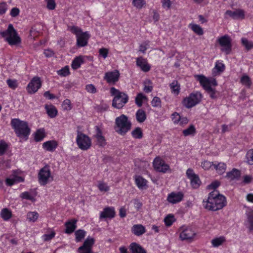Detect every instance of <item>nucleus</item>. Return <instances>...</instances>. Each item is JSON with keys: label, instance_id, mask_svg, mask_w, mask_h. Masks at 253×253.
<instances>
[{"label": "nucleus", "instance_id": "12", "mask_svg": "<svg viewBox=\"0 0 253 253\" xmlns=\"http://www.w3.org/2000/svg\"><path fill=\"white\" fill-rule=\"evenodd\" d=\"M95 243V240L91 237H87L84 240L82 246L78 249L79 253H94L92 249Z\"/></svg>", "mask_w": 253, "mask_h": 253}, {"label": "nucleus", "instance_id": "31", "mask_svg": "<svg viewBox=\"0 0 253 253\" xmlns=\"http://www.w3.org/2000/svg\"><path fill=\"white\" fill-rule=\"evenodd\" d=\"M84 57L83 56H79L75 57L72 63V68L74 70L79 69L82 64L84 62Z\"/></svg>", "mask_w": 253, "mask_h": 253}, {"label": "nucleus", "instance_id": "60", "mask_svg": "<svg viewBox=\"0 0 253 253\" xmlns=\"http://www.w3.org/2000/svg\"><path fill=\"white\" fill-rule=\"evenodd\" d=\"M47 2V8L49 10H53L56 6V3L54 0H45Z\"/></svg>", "mask_w": 253, "mask_h": 253}, {"label": "nucleus", "instance_id": "33", "mask_svg": "<svg viewBox=\"0 0 253 253\" xmlns=\"http://www.w3.org/2000/svg\"><path fill=\"white\" fill-rule=\"evenodd\" d=\"M136 120L139 123H143L146 119L145 112L142 109H139L136 113Z\"/></svg>", "mask_w": 253, "mask_h": 253}, {"label": "nucleus", "instance_id": "16", "mask_svg": "<svg viewBox=\"0 0 253 253\" xmlns=\"http://www.w3.org/2000/svg\"><path fill=\"white\" fill-rule=\"evenodd\" d=\"M120 77L119 71L115 70L113 71L108 72L105 74L104 79L108 83L115 84L118 81Z\"/></svg>", "mask_w": 253, "mask_h": 253}, {"label": "nucleus", "instance_id": "36", "mask_svg": "<svg viewBox=\"0 0 253 253\" xmlns=\"http://www.w3.org/2000/svg\"><path fill=\"white\" fill-rule=\"evenodd\" d=\"M85 234L86 232L84 230L79 229L77 230L75 233L76 241L77 242H81L83 239H84Z\"/></svg>", "mask_w": 253, "mask_h": 253}, {"label": "nucleus", "instance_id": "6", "mask_svg": "<svg viewBox=\"0 0 253 253\" xmlns=\"http://www.w3.org/2000/svg\"><path fill=\"white\" fill-rule=\"evenodd\" d=\"M0 35L5 38V41L10 45H16L21 42L20 37L12 24L8 25L6 30L0 32Z\"/></svg>", "mask_w": 253, "mask_h": 253}, {"label": "nucleus", "instance_id": "27", "mask_svg": "<svg viewBox=\"0 0 253 253\" xmlns=\"http://www.w3.org/2000/svg\"><path fill=\"white\" fill-rule=\"evenodd\" d=\"M135 182L139 189H143L147 188V181L140 175L135 177Z\"/></svg>", "mask_w": 253, "mask_h": 253}, {"label": "nucleus", "instance_id": "28", "mask_svg": "<svg viewBox=\"0 0 253 253\" xmlns=\"http://www.w3.org/2000/svg\"><path fill=\"white\" fill-rule=\"evenodd\" d=\"M24 179L19 176L14 175L12 178H7L6 179V184L8 186H12L16 183L23 182Z\"/></svg>", "mask_w": 253, "mask_h": 253}, {"label": "nucleus", "instance_id": "34", "mask_svg": "<svg viewBox=\"0 0 253 253\" xmlns=\"http://www.w3.org/2000/svg\"><path fill=\"white\" fill-rule=\"evenodd\" d=\"M45 136V132L43 129H38L35 132L34 139L36 142L42 141Z\"/></svg>", "mask_w": 253, "mask_h": 253}, {"label": "nucleus", "instance_id": "43", "mask_svg": "<svg viewBox=\"0 0 253 253\" xmlns=\"http://www.w3.org/2000/svg\"><path fill=\"white\" fill-rule=\"evenodd\" d=\"M146 98V96L143 95V93H139L135 97V103L138 107H141L142 105V100Z\"/></svg>", "mask_w": 253, "mask_h": 253}, {"label": "nucleus", "instance_id": "57", "mask_svg": "<svg viewBox=\"0 0 253 253\" xmlns=\"http://www.w3.org/2000/svg\"><path fill=\"white\" fill-rule=\"evenodd\" d=\"M98 188L100 191L107 192L109 190V186L104 182H100L98 185Z\"/></svg>", "mask_w": 253, "mask_h": 253}, {"label": "nucleus", "instance_id": "14", "mask_svg": "<svg viewBox=\"0 0 253 253\" xmlns=\"http://www.w3.org/2000/svg\"><path fill=\"white\" fill-rule=\"evenodd\" d=\"M186 175L190 180L191 186L194 188H197L199 187L201 181L198 175L196 174L193 169H188L186 171Z\"/></svg>", "mask_w": 253, "mask_h": 253}, {"label": "nucleus", "instance_id": "48", "mask_svg": "<svg viewBox=\"0 0 253 253\" xmlns=\"http://www.w3.org/2000/svg\"><path fill=\"white\" fill-rule=\"evenodd\" d=\"M246 158L247 163L249 165H253V149L249 150L246 154Z\"/></svg>", "mask_w": 253, "mask_h": 253}, {"label": "nucleus", "instance_id": "11", "mask_svg": "<svg viewBox=\"0 0 253 253\" xmlns=\"http://www.w3.org/2000/svg\"><path fill=\"white\" fill-rule=\"evenodd\" d=\"M218 42L220 45L222 46L221 50L229 54L231 51V40L228 35H224L218 39Z\"/></svg>", "mask_w": 253, "mask_h": 253}, {"label": "nucleus", "instance_id": "20", "mask_svg": "<svg viewBox=\"0 0 253 253\" xmlns=\"http://www.w3.org/2000/svg\"><path fill=\"white\" fill-rule=\"evenodd\" d=\"M115 216V211L113 207H106L100 214V219L113 218Z\"/></svg>", "mask_w": 253, "mask_h": 253}, {"label": "nucleus", "instance_id": "19", "mask_svg": "<svg viewBox=\"0 0 253 253\" xmlns=\"http://www.w3.org/2000/svg\"><path fill=\"white\" fill-rule=\"evenodd\" d=\"M225 14L229 16L233 19H243L245 18V11L241 9H237L235 11L227 10Z\"/></svg>", "mask_w": 253, "mask_h": 253}, {"label": "nucleus", "instance_id": "8", "mask_svg": "<svg viewBox=\"0 0 253 253\" xmlns=\"http://www.w3.org/2000/svg\"><path fill=\"white\" fill-rule=\"evenodd\" d=\"M38 181L41 185L44 186L53 180L49 167L47 165L42 168L38 173Z\"/></svg>", "mask_w": 253, "mask_h": 253}, {"label": "nucleus", "instance_id": "10", "mask_svg": "<svg viewBox=\"0 0 253 253\" xmlns=\"http://www.w3.org/2000/svg\"><path fill=\"white\" fill-rule=\"evenodd\" d=\"M202 97V94L199 92L192 93L183 99V105L187 108H192L201 101Z\"/></svg>", "mask_w": 253, "mask_h": 253}, {"label": "nucleus", "instance_id": "41", "mask_svg": "<svg viewBox=\"0 0 253 253\" xmlns=\"http://www.w3.org/2000/svg\"><path fill=\"white\" fill-rule=\"evenodd\" d=\"M132 136L136 139H141L143 137V133L140 127H137L135 128L131 132Z\"/></svg>", "mask_w": 253, "mask_h": 253}, {"label": "nucleus", "instance_id": "4", "mask_svg": "<svg viewBox=\"0 0 253 253\" xmlns=\"http://www.w3.org/2000/svg\"><path fill=\"white\" fill-rule=\"evenodd\" d=\"M131 123L128 117L122 114L115 119V131L119 134L125 135L131 128Z\"/></svg>", "mask_w": 253, "mask_h": 253}, {"label": "nucleus", "instance_id": "18", "mask_svg": "<svg viewBox=\"0 0 253 253\" xmlns=\"http://www.w3.org/2000/svg\"><path fill=\"white\" fill-rule=\"evenodd\" d=\"M95 134L93 136L96 140L97 144L100 147H104L106 145V140L102 135L101 129L98 126H95Z\"/></svg>", "mask_w": 253, "mask_h": 253}, {"label": "nucleus", "instance_id": "23", "mask_svg": "<svg viewBox=\"0 0 253 253\" xmlns=\"http://www.w3.org/2000/svg\"><path fill=\"white\" fill-rule=\"evenodd\" d=\"M77 220L75 219H72L66 222L65 224L66 226L65 233L67 234L72 233L77 228Z\"/></svg>", "mask_w": 253, "mask_h": 253}, {"label": "nucleus", "instance_id": "44", "mask_svg": "<svg viewBox=\"0 0 253 253\" xmlns=\"http://www.w3.org/2000/svg\"><path fill=\"white\" fill-rule=\"evenodd\" d=\"M225 241V239L223 237L216 238L213 239L211 241L212 245L214 247H217L221 245Z\"/></svg>", "mask_w": 253, "mask_h": 253}, {"label": "nucleus", "instance_id": "51", "mask_svg": "<svg viewBox=\"0 0 253 253\" xmlns=\"http://www.w3.org/2000/svg\"><path fill=\"white\" fill-rule=\"evenodd\" d=\"M55 231L52 230L50 234H44L42 236V238L44 241H50L52 239H53L55 237Z\"/></svg>", "mask_w": 253, "mask_h": 253}, {"label": "nucleus", "instance_id": "54", "mask_svg": "<svg viewBox=\"0 0 253 253\" xmlns=\"http://www.w3.org/2000/svg\"><path fill=\"white\" fill-rule=\"evenodd\" d=\"M58 75L63 77H66L68 76L70 74L69 67L68 66H66L61 70L58 71Z\"/></svg>", "mask_w": 253, "mask_h": 253}, {"label": "nucleus", "instance_id": "24", "mask_svg": "<svg viewBox=\"0 0 253 253\" xmlns=\"http://www.w3.org/2000/svg\"><path fill=\"white\" fill-rule=\"evenodd\" d=\"M129 250L131 253H147L146 250L142 246L135 242L130 244Z\"/></svg>", "mask_w": 253, "mask_h": 253}, {"label": "nucleus", "instance_id": "39", "mask_svg": "<svg viewBox=\"0 0 253 253\" xmlns=\"http://www.w3.org/2000/svg\"><path fill=\"white\" fill-rule=\"evenodd\" d=\"M196 133V129L194 125H191L187 128L184 129L182 131V133L184 136H187L188 135H193Z\"/></svg>", "mask_w": 253, "mask_h": 253}, {"label": "nucleus", "instance_id": "13", "mask_svg": "<svg viewBox=\"0 0 253 253\" xmlns=\"http://www.w3.org/2000/svg\"><path fill=\"white\" fill-rule=\"evenodd\" d=\"M42 82L40 78L34 77L28 84L27 90L30 94L35 93L41 87Z\"/></svg>", "mask_w": 253, "mask_h": 253}, {"label": "nucleus", "instance_id": "1", "mask_svg": "<svg viewBox=\"0 0 253 253\" xmlns=\"http://www.w3.org/2000/svg\"><path fill=\"white\" fill-rule=\"evenodd\" d=\"M195 77L198 81L200 85L210 94L211 98L214 99L216 98L215 89L212 87L217 85V83L215 79L213 78H207L203 75H196Z\"/></svg>", "mask_w": 253, "mask_h": 253}, {"label": "nucleus", "instance_id": "7", "mask_svg": "<svg viewBox=\"0 0 253 253\" xmlns=\"http://www.w3.org/2000/svg\"><path fill=\"white\" fill-rule=\"evenodd\" d=\"M71 32L77 37V45L78 47H84L87 45L90 35L87 32H83L82 29L75 26L70 27Z\"/></svg>", "mask_w": 253, "mask_h": 253}, {"label": "nucleus", "instance_id": "58", "mask_svg": "<svg viewBox=\"0 0 253 253\" xmlns=\"http://www.w3.org/2000/svg\"><path fill=\"white\" fill-rule=\"evenodd\" d=\"M86 91L90 93H95L96 92V88L92 84H88L85 86Z\"/></svg>", "mask_w": 253, "mask_h": 253}, {"label": "nucleus", "instance_id": "38", "mask_svg": "<svg viewBox=\"0 0 253 253\" xmlns=\"http://www.w3.org/2000/svg\"><path fill=\"white\" fill-rule=\"evenodd\" d=\"M242 45L245 46L247 50H250L253 48V42L249 41L245 38H242L241 39Z\"/></svg>", "mask_w": 253, "mask_h": 253}, {"label": "nucleus", "instance_id": "29", "mask_svg": "<svg viewBox=\"0 0 253 253\" xmlns=\"http://www.w3.org/2000/svg\"><path fill=\"white\" fill-rule=\"evenodd\" d=\"M241 175L240 171L236 169H233L231 171L227 173L226 177L231 180L238 179Z\"/></svg>", "mask_w": 253, "mask_h": 253}, {"label": "nucleus", "instance_id": "25", "mask_svg": "<svg viewBox=\"0 0 253 253\" xmlns=\"http://www.w3.org/2000/svg\"><path fill=\"white\" fill-rule=\"evenodd\" d=\"M57 146V142L54 140L47 141L42 144L43 148L49 152L54 151Z\"/></svg>", "mask_w": 253, "mask_h": 253}, {"label": "nucleus", "instance_id": "50", "mask_svg": "<svg viewBox=\"0 0 253 253\" xmlns=\"http://www.w3.org/2000/svg\"><path fill=\"white\" fill-rule=\"evenodd\" d=\"M144 0H133L132 4L137 8L141 9L145 4Z\"/></svg>", "mask_w": 253, "mask_h": 253}, {"label": "nucleus", "instance_id": "35", "mask_svg": "<svg viewBox=\"0 0 253 253\" xmlns=\"http://www.w3.org/2000/svg\"><path fill=\"white\" fill-rule=\"evenodd\" d=\"M213 166L217 172L220 174L223 173L226 169V165L224 163H219L218 164H214Z\"/></svg>", "mask_w": 253, "mask_h": 253}, {"label": "nucleus", "instance_id": "26", "mask_svg": "<svg viewBox=\"0 0 253 253\" xmlns=\"http://www.w3.org/2000/svg\"><path fill=\"white\" fill-rule=\"evenodd\" d=\"M131 231L135 235L139 236L145 233L146 230L141 224H135L132 226Z\"/></svg>", "mask_w": 253, "mask_h": 253}, {"label": "nucleus", "instance_id": "30", "mask_svg": "<svg viewBox=\"0 0 253 253\" xmlns=\"http://www.w3.org/2000/svg\"><path fill=\"white\" fill-rule=\"evenodd\" d=\"M45 109L48 116L51 118H55L57 115V110L53 105H45Z\"/></svg>", "mask_w": 253, "mask_h": 253}, {"label": "nucleus", "instance_id": "37", "mask_svg": "<svg viewBox=\"0 0 253 253\" xmlns=\"http://www.w3.org/2000/svg\"><path fill=\"white\" fill-rule=\"evenodd\" d=\"M169 86L172 93L176 95L179 93L180 85L177 81H173Z\"/></svg>", "mask_w": 253, "mask_h": 253}, {"label": "nucleus", "instance_id": "56", "mask_svg": "<svg viewBox=\"0 0 253 253\" xmlns=\"http://www.w3.org/2000/svg\"><path fill=\"white\" fill-rule=\"evenodd\" d=\"M62 105L64 110H70L72 109L71 101L69 99H65Z\"/></svg>", "mask_w": 253, "mask_h": 253}, {"label": "nucleus", "instance_id": "53", "mask_svg": "<svg viewBox=\"0 0 253 253\" xmlns=\"http://www.w3.org/2000/svg\"><path fill=\"white\" fill-rule=\"evenodd\" d=\"M8 148V145L3 140L0 141V156L4 154Z\"/></svg>", "mask_w": 253, "mask_h": 253}, {"label": "nucleus", "instance_id": "46", "mask_svg": "<svg viewBox=\"0 0 253 253\" xmlns=\"http://www.w3.org/2000/svg\"><path fill=\"white\" fill-rule=\"evenodd\" d=\"M220 196H223L221 194H220L217 190H213L211 193H210V194H209L208 199L207 200H210L217 198H220Z\"/></svg>", "mask_w": 253, "mask_h": 253}, {"label": "nucleus", "instance_id": "55", "mask_svg": "<svg viewBox=\"0 0 253 253\" xmlns=\"http://www.w3.org/2000/svg\"><path fill=\"white\" fill-rule=\"evenodd\" d=\"M151 104L154 107H161V101L160 98L157 96L154 97L151 101Z\"/></svg>", "mask_w": 253, "mask_h": 253}, {"label": "nucleus", "instance_id": "63", "mask_svg": "<svg viewBox=\"0 0 253 253\" xmlns=\"http://www.w3.org/2000/svg\"><path fill=\"white\" fill-rule=\"evenodd\" d=\"M99 55L102 56L104 59L107 57L108 50L105 48H101L99 50Z\"/></svg>", "mask_w": 253, "mask_h": 253}, {"label": "nucleus", "instance_id": "47", "mask_svg": "<svg viewBox=\"0 0 253 253\" xmlns=\"http://www.w3.org/2000/svg\"><path fill=\"white\" fill-rule=\"evenodd\" d=\"M225 69V66L224 65L221 63L219 62L218 61L216 62L215 64V66L213 69V72L214 73L215 71V70H216V71L218 73L222 72Z\"/></svg>", "mask_w": 253, "mask_h": 253}, {"label": "nucleus", "instance_id": "64", "mask_svg": "<svg viewBox=\"0 0 253 253\" xmlns=\"http://www.w3.org/2000/svg\"><path fill=\"white\" fill-rule=\"evenodd\" d=\"M219 185L220 183L218 181H215L208 186V188L209 189H213L214 190H216V189L219 186Z\"/></svg>", "mask_w": 253, "mask_h": 253}, {"label": "nucleus", "instance_id": "5", "mask_svg": "<svg viewBox=\"0 0 253 253\" xmlns=\"http://www.w3.org/2000/svg\"><path fill=\"white\" fill-rule=\"evenodd\" d=\"M226 205V198L224 196H220L210 200L203 201L204 208L209 211H216L222 209Z\"/></svg>", "mask_w": 253, "mask_h": 253}, {"label": "nucleus", "instance_id": "15", "mask_svg": "<svg viewBox=\"0 0 253 253\" xmlns=\"http://www.w3.org/2000/svg\"><path fill=\"white\" fill-rule=\"evenodd\" d=\"M155 169L159 172H166L169 169V166L160 157H156L153 161Z\"/></svg>", "mask_w": 253, "mask_h": 253}, {"label": "nucleus", "instance_id": "49", "mask_svg": "<svg viewBox=\"0 0 253 253\" xmlns=\"http://www.w3.org/2000/svg\"><path fill=\"white\" fill-rule=\"evenodd\" d=\"M174 221L175 219L174 216L171 214H169L164 219L165 224L167 226H170L171 225Z\"/></svg>", "mask_w": 253, "mask_h": 253}, {"label": "nucleus", "instance_id": "22", "mask_svg": "<svg viewBox=\"0 0 253 253\" xmlns=\"http://www.w3.org/2000/svg\"><path fill=\"white\" fill-rule=\"evenodd\" d=\"M195 235V232L191 228H185L180 233V238L182 240H191Z\"/></svg>", "mask_w": 253, "mask_h": 253}, {"label": "nucleus", "instance_id": "2", "mask_svg": "<svg viewBox=\"0 0 253 253\" xmlns=\"http://www.w3.org/2000/svg\"><path fill=\"white\" fill-rule=\"evenodd\" d=\"M10 124L18 137H23L27 139L31 129L26 122L21 121L19 119H13L11 120Z\"/></svg>", "mask_w": 253, "mask_h": 253}, {"label": "nucleus", "instance_id": "42", "mask_svg": "<svg viewBox=\"0 0 253 253\" xmlns=\"http://www.w3.org/2000/svg\"><path fill=\"white\" fill-rule=\"evenodd\" d=\"M39 217V213L35 211H30L27 213V217L29 221L35 222Z\"/></svg>", "mask_w": 253, "mask_h": 253}, {"label": "nucleus", "instance_id": "61", "mask_svg": "<svg viewBox=\"0 0 253 253\" xmlns=\"http://www.w3.org/2000/svg\"><path fill=\"white\" fill-rule=\"evenodd\" d=\"M213 163H211L208 161H204L202 163L201 166L202 167L206 170L209 169L212 165L213 166Z\"/></svg>", "mask_w": 253, "mask_h": 253}, {"label": "nucleus", "instance_id": "9", "mask_svg": "<svg viewBox=\"0 0 253 253\" xmlns=\"http://www.w3.org/2000/svg\"><path fill=\"white\" fill-rule=\"evenodd\" d=\"M76 142L79 148L82 150H87L91 146L90 138L79 130L77 131Z\"/></svg>", "mask_w": 253, "mask_h": 253}, {"label": "nucleus", "instance_id": "52", "mask_svg": "<svg viewBox=\"0 0 253 253\" xmlns=\"http://www.w3.org/2000/svg\"><path fill=\"white\" fill-rule=\"evenodd\" d=\"M241 82L248 87H250L252 84L250 78L248 76H243L241 79Z\"/></svg>", "mask_w": 253, "mask_h": 253}, {"label": "nucleus", "instance_id": "17", "mask_svg": "<svg viewBox=\"0 0 253 253\" xmlns=\"http://www.w3.org/2000/svg\"><path fill=\"white\" fill-rule=\"evenodd\" d=\"M184 195L181 192H173L169 194L167 197V200L169 203L174 204L181 201Z\"/></svg>", "mask_w": 253, "mask_h": 253}, {"label": "nucleus", "instance_id": "59", "mask_svg": "<svg viewBox=\"0 0 253 253\" xmlns=\"http://www.w3.org/2000/svg\"><path fill=\"white\" fill-rule=\"evenodd\" d=\"M6 83L8 86L12 89H15L17 87V81L11 79H8Z\"/></svg>", "mask_w": 253, "mask_h": 253}, {"label": "nucleus", "instance_id": "40", "mask_svg": "<svg viewBox=\"0 0 253 253\" xmlns=\"http://www.w3.org/2000/svg\"><path fill=\"white\" fill-rule=\"evenodd\" d=\"M1 217L4 220H7L9 219L12 216L11 212L7 209H3L0 212Z\"/></svg>", "mask_w": 253, "mask_h": 253}, {"label": "nucleus", "instance_id": "3", "mask_svg": "<svg viewBox=\"0 0 253 253\" xmlns=\"http://www.w3.org/2000/svg\"><path fill=\"white\" fill-rule=\"evenodd\" d=\"M110 93L114 96L112 101V106L117 109L122 108L128 102V96L124 92H121L114 87L110 88Z\"/></svg>", "mask_w": 253, "mask_h": 253}, {"label": "nucleus", "instance_id": "62", "mask_svg": "<svg viewBox=\"0 0 253 253\" xmlns=\"http://www.w3.org/2000/svg\"><path fill=\"white\" fill-rule=\"evenodd\" d=\"M181 117L179 114L176 112H174L172 114V120L174 124H177L180 120Z\"/></svg>", "mask_w": 253, "mask_h": 253}, {"label": "nucleus", "instance_id": "45", "mask_svg": "<svg viewBox=\"0 0 253 253\" xmlns=\"http://www.w3.org/2000/svg\"><path fill=\"white\" fill-rule=\"evenodd\" d=\"M191 29L197 35H202L203 34V30L202 28L198 25L192 24L190 25Z\"/></svg>", "mask_w": 253, "mask_h": 253}, {"label": "nucleus", "instance_id": "32", "mask_svg": "<svg viewBox=\"0 0 253 253\" xmlns=\"http://www.w3.org/2000/svg\"><path fill=\"white\" fill-rule=\"evenodd\" d=\"M246 226L250 231L253 232V211L249 212L247 214Z\"/></svg>", "mask_w": 253, "mask_h": 253}, {"label": "nucleus", "instance_id": "21", "mask_svg": "<svg viewBox=\"0 0 253 253\" xmlns=\"http://www.w3.org/2000/svg\"><path fill=\"white\" fill-rule=\"evenodd\" d=\"M136 63V65L144 72H147L150 70L151 67L148 63L147 60L142 57L137 58Z\"/></svg>", "mask_w": 253, "mask_h": 253}]
</instances>
